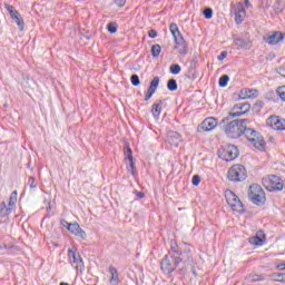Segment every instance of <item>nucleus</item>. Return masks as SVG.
Wrapping results in <instances>:
<instances>
[{
	"mask_svg": "<svg viewBox=\"0 0 285 285\" xmlns=\"http://www.w3.org/2000/svg\"><path fill=\"white\" fill-rule=\"evenodd\" d=\"M229 181H244L248 177L246 167L244 165H233L227 173Z\"/></svg>",
	"mask_w": 285,
	"mask_h": 285,
	"instance_id": "9",
	"label": "nucleus"
},
{
	"mask_svg": "<svg viewBox=\"0 0 285 285\" xmlns=\"http://www.w3.org/2000/svg\"><path fill=\"white\" fill-rule=\"evenodd\" d=\"M228 81H230V77H228V75H223L218 80V85L220 88H226V86H228Z\"/></svg>",
	"mask_w": 285,
	"mask_h": 285,
	"instance_id": "32",
	"label": "nucleus"
},
{
	"mask_svg": "<svg viewBox=\"0 0 285 285\" xmlns=\"http://www.w3.org/2000/svg\"><path fill=\"white\" fill-rule=\"evenodd\" d=\"M169 71L171 75H179V72H181V66H179L178 63H173L169 67Z\"/></svg>",
	"mask_w": 285,
	"mask_h": 285,
	"instance_id": "34",
	"label": "nucleus"
},
{
	"mask_svg": "<svg viewBox=\"0 0 285 285\" xmlns=\"http://www.w3.org/2000/svg\"><path fill=\"white\" fill-rule=\"evenodd\" d=\"M60 224L63 226V228H67V230H69L70 226H72V223H68L66 219H61Z\"/></svg>",
	"mask_w": 285,
	"mask_h": 285,
	"instance_id": "44",
	"label": "nucleus"
},
{
	"mask_svg": "<svg viewBox=\"0 0 285 285\" xmlns=\"http://www.w3.org/2000/svg\"><path fill=\"white\" fill-rule=\"evenodd\" d=\"M217 119L209 117L206 118L202 124L198 125V132H210V130H215L217 128Z\"/></svg>",
	"mask_w": 285,
	"mask_h": 285,
	"instance_id": "15",
	"label": "nucleus"
},
{
	"mask_svg": "<svg viewBox=\"0 0 285 285\" xmlns=\"http://www.w3.org/2000/svg\"><path fill=\"white\" fill-rule=\"evenodd\" d=\"M279 122V116H271L266 119V125L273 130H277V124Z\"/></svg>",
	"mask_w": 285,
	"mask_h": 285,
	"instance_id": "24",
	"label": "nucleus"
},
{
	"mask_svg": "<svg viewBox=\"0 0 285 285\" xmlns=\"http://www.w3.org/2000/svg\"><path fill=\"white\" fill-rule=\"evenodd\" d=\"M130 81L134 86H140L141 80L139 79V76L137 73L131 75Z\"/></svg>",
	"mask_w": 285,
	"mask_h": 285,
	"instance_id": "36",
	"label": "nucleus"
},
{
	"mask_svg": "<svg viewBox=\"0 0 285 285\" xmlns=\"http://www.w3.org/2000/svg\"><path fill=\"white\" fill-rule=\"evenodd\" d=\"M109 273L111 275L109 284L119 285V272L115 268V266H109Z\"/></svg>",
	"mask_w": 285,
	"mask_h": 285,
	"instance_id": "22",
	"label": "nucleus"
},
{
	"mask_svg": "<svg viewBox=\"0 0 285 285\" xmlns=\"http://www.w3.org/2000/svg\"><path fill=\"white\" fill-rule=\"evenodd\" d=\"M246 8H253V4H250V0H244Z\"/></svg>",
	"mask_w": 285,
	"mask_h": 285,
	"instance_id": "51",
	"label": "nucleus"
},
{
	"mask_svg": "<svg viewBox=\"0 0 285 285\" xmlns=\"http://www.w3.org/2000/svg\"><path fill=\"white\" fill-rule=\"evenodd\" d=\"M193 186H199L202 184V177L199 175H194L191 178Z\"/></svg>",
	"mask_w": 285,
	"mask_h": 285,
	"instance_id": "39",
	"label": "nucleus"
},
{
	"mask_svg": "<svg viewBox=\"0 0 285 285\" xmlns=\"http://www.w3.org/2000/svg\"><path fill=\"white\" fill-rule=\"evenodd\" d=\"M157 88H159V77H154L148 87L149 90L157 92Z\"/></svg>",
	"mask_w": 285,
	"mask_h": 285,
	"instance_id": "30",
	"label": "nucleus"
},
{
	"mask_svg": "<svg viewBox=\"0 0 285 285\" xmlns=\"http://www.w3.org/2000/svg\"><path fill=\"white\" fill-rule=\"evenodd\" d=\"M16 204H17V191H13L9 198V208L11 209L14 208Z\"/></svg>",
	"mask_w": 285,
	"mask_h": 285,
	"instance_id": "35",
	"label": "nucleus"
},
{
	"mask_svg": "<svg viewBox=\"0 0 285 285\" xmlns=\"http://www.w3.org/2000/svg\"><path fill=\"white\" fill-rule=\"evenodd\" d=\"M155 91H153V89H147V92L145 95V101H150V98L153 97Z\"/></svg>",
	"mask_w": 285,
	"mask_h": 285,
	"instance_id": "43",
	"label": "nucleus"
},
{
	"mask_svg": "<svg viewBox=\"0 0 285 285\" xmlns=\"http://www.w3.org/2000/svg\"><path fill=\"white\" fill-rule=\"evenodd\" d=\"M249 244H252V246H262V244H264V239L256 235L249 238Z\"/></svg>",
	"mask_w": 285,
	"mask_h": 285,
	"instance_id": "31",
	"label": "nucleus"
},
{
	"mask_svg": "<svg viewBox=\"0 0 285 285\" xmlns=\"http://www.w3.org/2000/svg\"><path fill=\"white\" fill-rule=\"evenodd\" d=\"M248 198L255 206H264L266 204V193L258 184H252L248 189Z\"/></svg>",
	"mask_w": 285,
	"mask_h": 285,
	"instance_id": "5",
	"label": "nucleus"
},
{
	"mask_svg": "<svg viewBox=\"0 0 285 285\" xmlns=\"http://www.w3.org/2000/svg\"><path fill=\"white\" fill-rule=\"evenodd\" d=\"M203 14L205 19H213V8H205Z\"/></svg>",
	"mask_w": 285,
	"mask_h": 285,
	"instance_id": "37",
	"label": "nucleus"
},
{
	"mask_svg": "<svg viewBox=\"0 0 285 285\" xmlns=\"http://www.w3.org/2000/svg\"><path fill=\"white\" fill-rule=\"evenodd\" d=\"M272 282H279L281 284H285V274L284 273H272L269 275Z\"/></svg>",
	"mask_w": 285,
	"mask_h": 285,
	"instance_id": "26",
	"label": "nucleus"
},
{
	"mask_svg": "<svg viewBox=\"0 0 285 285\" xmlns=\"http://www.w3.org/2000/svg\"><path fill=\"white\" fill-rule=\"evenodd\" d=\"M179 88V86L177 85V80L175 78H170L168 81H167V89L170 91V92H175V90H177Z\"/></svg>",
	"mask_w": 285,
	"mask_h": 285,
	"instance_id": "29",
	"label": "nucleus"
},
{
	"mask_svg": "<svg viewBox=\"0 0 285 285\" xmlns=\"http://www.w3.org/2000/svg\"><path fill=\"white\" fill-rule=\"evenodd\" d=\"M169 30L176 43L174 49L178 50L179 55H183L184 57H186V55H188V42L186 41V39H184V36H181V32L179 31V27L177 26V23H171L169 26Z\"/></svg>",
	"mask_w": 285,
	"mask_h": 285,
	"instance_id": "3",
	"label": "nucleus"
},
{
	"mask_svg": "<svg viewBox=\"0 0 285 285\" xmlns=\"http://www.w3.org/2000/svg\"><path fill=\"white\" fill-rule=\"evenodd\" d=\"M10 213H12V207H8L6 205V202H2L0 204V218L1 217H8V215H10Z\"/></svg>",
	"mask_w": 285,
	"mask_h": 285,
	"instance_id": "25",
	"label": "nucleus"
},
{
	"mask_svg": "<svg viewBox=\"0 0 285 285\" xmlns=\"http://www.w3.org/2000/svg\"><path fill=\"white\" fill-rule=\"evenodd\" d=\"M276 130H285V119L279 117Z\"/></svg>",
	"mask_w": 285,
	"mask_h": 285,
	"instance_id": "41",
	"label": "nucleus"
},
{
	"mask_svg": "<svg viewBox=\"0 0 285 285\" xmlns=\"http://www.w3.org/2000/svg\"><path fill=\"white\" fill-rule=\"evenodd\" d=\"M265 188L273 193V190H284V180L277 175H271L263 179Z\"/></svg>",
	"mask_w": 285,
	"mask_h": 285,
	"instance_id": "10",
	"label": "nucleus"
},
{
	"mask_svg": "<svg viewBox=\"0 0 285 285\" xmlns=\"http://www.w3.org/2000/svg\"><path fill=\"white\" fill-rule=\"evenodd\" d=\"M234 43L238 50H250L253 48V42L248 38H235Z\"/></svg>",
	"mask_w": 285,
	"mask_h": 285,
	"instance_id": "18",
	"label": "nucleus"
},
{
	"mask_svg": "<svg viewBox=\"0 0 285 285\" xmlns=\"http://www.w3.org/2000/svg\"><path fill=\"white\" fill-rule=\"evenodd\" d=\"M243 115H246L244 111H229V115L225 118L222 119L220 124H226L227 121H230V119L235 118V117H242Z\"/></svg>",
	"mask_w": 285,
	"mask_h": 285,
	"instance_id": "28",
	"label": "nucleus"
},
{
	"mask_svg": "<svg viewBox=\"0 0 285 285\" xmlns=\"http://www.w3.org/2000/svg\"><path fill=\"white\" fill-rule=\"evenodd\" d=\"M126 1L127 0H114V3H116L118 8H124V6H126Z\"/></svg>",
	"mask_w": 285,
	"mask_h": 285,
	"instance_id": "46",
	"label": "nucleus"
},
{
	"mask_svg": "<svg viewBox=\"0 0 285 285\" xmlns=\"http://www.w3.org/2000/svg\"><path fill=\"white\" fill-rule=\"evenodd\" d=\"M185 246L178 245L177 240H170V250L160 261V271L164 275H173L177 266L184 264Z\"/></svg>",
	"mask_w": 285,
	"mask_h": 285,
	"instance_id": "1",
	"label": "nucleus"
},
{
	"mask_svg": "<svg viewBox=\"0 0 285 285\" xmlns=\"http://www.w3.org/2000/svg\"><path fill=\"white\" fill-rule=\"evenodd\" d=\"M276 92L282 101H285V86L278 87Z\"/></svg>",
	"mask_w": 285,
	"mask_h": 285,
	"instance_id": "38",
	"label": "nucleus"
},
{
	"mask_svg": "<svg viewBox=\"0 0 285 285\" xmlns=\"http://www.w3.org/2000/svg\"><path fill=\"white\" fill-rule=\"evenodd\" d=\"M4 8L9 13V17H11L12 21L17 23L20 32H23V29L26 28V22L23 21V17H21V13L19 12V10H17L14 6H11L9 3H4Z\"/></svg>",
	"mask_w": 285,
	"mask_h": 285,
	"instance_id": "11",
	"label": "nucleus"
},
{
	"mask_svg": "<svg viewBox=\"0 0 285 285\" xmlns=\"http://www.w3.org/2000/svg\"><path fill=\"white\" fill-rule=\"evenodd\" d=\"M68 257L71 266L78 271L79 273H83L86 271V266L83 265V258H81V254L77 249H68Z\"/></svg>",
	"mask_w": 285,
	"mask_h": 285,
	"instance_id": "12",
	"label": "nucleus"
},
{
	"mask_svg": "<svg viewBox=\"0 0 285 285\" xmlns=\"http://www.w3.org/2000/svg\"><path fill=\"white\" fill-rule=\"evenodd\" d=\"M159 55H161V46L160 45H153L151 46V56L154 58L159 57Z\"/></svg>",
	"mask_w": 285,
	"mask_h": 285,
	"instance_id": "33",
	"label": "nucleus"
},
{
	"mask_svg": "<svg viewBox=\"0 0 285 285\" xmlns=\"http://www.w3.org/2000/svg\"><path fill=\"white\" fill-rule=\"evenodd\" d=\"M225 199L232 210H235L236 213H246L244 203H242V199H239V196L235 191L226 189Z\"/></svg>",
	"mask_w": 285,
	"mask_h": 285,
	"instance_id": "7",
	"label": "nucleus"
},
{
	"mask_svg": "<svg viewBox=\"0 0 285 285\" xmlns=\"http://www.w3.org/2000/svg\"><path fill=\"white\" fill-rule=\"evenodd\" d=\"M233 110H240V112H245L246 115L250 112V104L248 102L236 104L234 105Z\"/></svg>",
	"mask_w": 285,
	"mask_h": 285,
	"instance_id": "23",
	"label": "nucleus"
},
{
	"mask_svg": "<svg viewBox=\"0 0 285 285\" xmlns=\"http://www.w3.org/2000/svg\"><path fill=\"white\" fill-rule=\"evenodd\" d=\"M277 271H285V262L276 265Z\"/></svg>",
	"mask_w": 285,
	"mask_h": 285,
	"instance_id": "50",
	"label": "nucleus"
},
{
	"mask_svg": "<svg viewBox=\"0 0 285 285\" xmlns=\"http://www.w3.org/2000/svg\"><path fill=\"white\" fill-rule=\"evenodd\" d=\"M248 124V119H235L225 127V135L229 139H239L244 135V125Z\"/></svg>",
	"mask_w": 285,
	"mask_h": 285,
	"instance_id": "4",
	"label": "nucleus"
},
{
	"mask_svg": "<svg viewBox=\"0 0 285 285\" xmlns=\"http://www.w3.org/2000/svg\"><path fill=\"white\" fill-rule=\"evenodd\" d=\"M257 95H259V91L257 89L244 88L239 92H234L233 99L234 101H242L244 99H255L257 98Z\"/></svg>",
	"mask_w": 285,
	"mask_h": 285,
	"instance_id": "13",
	"label": "nucleus"
},
{
	"mask_svg": "<svg viewBox=\"0 0 285 285\" xmlns=\"http://www.w3.org/2000/svg\"><path fill=\"white\" fill-rule=\"evenodd\" d=\"M183 246H185V257L183 261L184 266L178 268L177 273L184 277L186 276V266H190V271L194 277H198L197 269L195 268V259L193 258V245L183 243Z\"/></svg>",
	"mask_w": 285,
	"mask_h": 285,
	"instance_id": "2",
	"label": "nucleus"
},
{
	"mask_svg": "<svg viewBox=\"0 0 285 285\" xmlns=\"http://www.w3.org/2000/svg\"><path fill=\"white\" fill-rule=\"evenodd\" d=\"M254 107L257 108V110H262V108H264V101L257 100V101L254 104Z\"/></svg>",
	"mask_w": 285,
	"mask_h": 285,
	"instance_id": "48",
	"label": "nucleus"
},
{
	"mask_svg": "<svg viewBox=\"0 0 285 285\" xmlns=\"http://www.w3.org/2000/svg\"><path fill=\"white\" fill-rule=\"evenodd\" d=\"M148 37L150 39H157V30H155V29L149 30L148 31Z\"/></svg>",
	"mask_w": 285,
	"mask_h": 285,
	"instance_id": "47",
	"label": "nucleus"
},
{
	"mask_svg": "<svg viewBox=\"0 0 285 285\" xmlns=\"http://www.w3.org/2000/svg\"><path fill=\"white\" fill-rule=\"evenodd\" d=\"M107 30H108V32H110V35H115V32H117V24L116 23H109L107 26Z\"/></svg>",
	"mask_w": 285,
	"mask_h": 285,
	"instance_id": "42",
	"label": "nucleus"
},
{
	"mask_svg": "<svg viewBox=\"0 0 285 285\" xmlns=\"http://www.w3.org/2000/svg\"><path fill=\"white\" fill-rule=\"evenodd\" d=\"M161 104H164V100L159 99L151 106V115L154 119H159V116L161 115Z\"/></svg>",
	"mask_w": 285,
	"mask_h": 285,
	"instance_id": "21",
	"label": "nucleus"
},
{
	"mask_svg": "<svg viewBox=\"0 0 285 285\" xmlns=\"http://www.w3.org/2000/svg\"><path fill=\"white\" fill-rule=\"evenodd\" d=\"M28 185L29 188H37V178H35L33 176H30L28 179Z\"/></svg>",
	"mask_w": 285,
	"mask_h": 285,
	"instance_id": "40",
	"label": "nucleus"
},
{
	"mask_svg": "<svg viewBox=\"0 0 285 285\" xmlns=\"http://www.w3.org/2000/svg\"><path fill=\"white\" fill-rule=\"evenodd\" d=\"M228 57V51H222L220 55L217 57L218 61H224Z\"/></svg>",
	"mask_w": 285,
	"mask_h": 285,
	"instance_id": "45",
	"label": "nucleus"
},
{
	"mask_svg": "<svg viewBox=\"0 0 285 285\" xmlns=\"http://www.w3.org/2000/svg\"><path fill=\"white\" fill-rule=\"evenodd\" d=\"M167 139L171 146H179L181 144V135L177 131H169Z\"/></svg>",
	"mask_w": 285,
	"mask_h": 285,
	"instance_id": "20",
	"label": "nucleus"
},
{
	"mask_svg": "<svg viewBox=\"0 0 285 285\" xmlns=\"http://www.w3.org/2000/svg\"><path fill=\"white\" fill-rule=\"evenodd\" d=\"M217 155L223 161H235L239 157V149L235 145H226L218 149Z\"/></svg>",
	"mask_w": 285,
	"mask_h": 285,
	"instance_id": "8",
	"label": "nucleus"
},
{
	"mask_svg": "<svg viewBox=\"0 0 285 285\" xmlns=\"http://www.w3.org/2000/svg\"><path fill=\"white\" fill-rule=\"evenodd\" d=\"M68 232L71 233V235H75L76 237H80V239L88 238V234H86V230H83L77 222L71 223V225H69Z\"/></svg>",
	"mask_w": 285,
	"mask_h": 285,
	"instance_id": "16",
	"label": "nucleus"
},
{
	"mask_svg": "<svg viewBox=\"0 0 285 285\" xmlns=\"http://www.w3.org/2000/svg\"><path fill=\"white\" fill-rule=\"evenodd\" d=\"M243 135H245L248 141L253 142V146L258 150H264L266 147V141H264V137L259 132H257L253 128H247L246 124L243 126Z\"/></svg>",
	"mask_w": 285,
	"mask_h": 285,
	"instance_id": "6",
	"label": "nucleus"
},
{
	"mask_svg": "<svg viewBox=\"0 0 285 285\" xmlns=\"http://www.w3.org/2000/svg\"><path fill=\"white\" fill-rule=\"evenodd\" d=\"M134 193H135L136 197H138V199H144V197H146V194L144 191L135 190Z\"/></svg>",
	"mask_w": 285,
	"mask_h": 285,
	"instance_id": "49",
	"label": "nucleus"
},
{
	"mask_svg": "<svg viewBox=\"0 0 285 285\" xmlns=\"http://www.w3.org/2000/svg\"><path fill=\"white\" fill-rule=\"evenodd\" d=\"M125 159L127 161V170L131 173V175H135V160L132 158V149L130 147H127V150L125 151Z\"/></svg>",
	"mask_w": 285,
	"mask_h": 285,
	"instance_id": "19",
	"label": "nucleus"
},
{
	"mask_svg": "<svg viewBox=\"0 0 285 285\" xmlns=\"http://www.w3.org/2000/svg\"><path fill=\"white\" fill-rule=\"evenodd\" d=\"M246 279H248V282L255 283V282H264L266 277L264 276V274H249L247 275Z\"/></svg>",
	"mask_w": 285,
	"mask_h": 285,
	"instance_id": "27",
	"label": "nucleus"
},
{
	"mask_svg": "<svg viewBox=\"0 0 285 285\" xmlns=\"http://www.w3.org/2000/svg\"><path fill=\"white\" fill-rule=\"evenodd\" d=\"M234 14L237 24L243 23L244 19H246V9L244 8V4L242 2H238L236 4V8L234 9Z\"/></svg>",
	"mask_w": 285,
	"mask_h": 285,
	"instance_id": "17",
	"label": "nucleus"
},
{
	"mask_svg": "<svg viewBox=\"0 0 285 285\" xmlns=\"http://www.w3.org/2000/svg\"><path fill=\"white\" fill-rule=\"evenodd\" d=\"M285 39V33L282 31H272L269 35L264 36L263 41L268 43V46H277V43H282Z\"/></svg>",
	"mask_w": 285,
	"mask_h": 285,
	"instance_id": "14",
	"label": "nucleus"
}]
</instances>
